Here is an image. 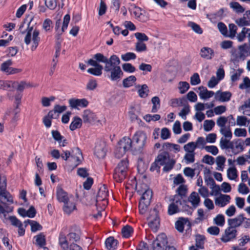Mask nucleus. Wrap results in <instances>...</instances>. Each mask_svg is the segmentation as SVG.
<instances>
[{"instance_id": "nucleus-1", "label": "nucleus", "mask_w": 250, "mask_h": 250, "mask_svg": "<svg viewBox=\"0 0 250 250\" xmlns=\"http://www.w3.org/2000/svg\"><path fill=\"white\" fill-rule=\"evenodd\" d=\"M93 59L99 62L105 63L104 67L106 72H110L109 78L112 81L119 80L123 75L121 68L120 66L121 63L119 58L116 55H112L109 58H107L102 53H97L93 56Z\"/></svg>"}, {"instance_id": "nucleus-2", "label": "nucleus", "mask_w": 250, "mask_h": 250, "mask_svg": "<svg viewBox=\"0 0 250 250\" xmlns=\"http://www.w3.org/2000/svg\"><path fill=\"white\" fill-rule=\"evenodd\" d=\"M33 20V17L29 16V18L28 21L27 22L28 27L24 31L25 33L26 32V34L24 38V42L26 45H29L31 42V34L32 31L33 30V26H30V23ZM40 32L38 30H34L33 32L32 35V41H33V45L31 46V50L32 51L35 50L39 45V43L40 41V38L39 37Z\"/></svg>"}, {"instance_id": "nucleus-3", "label": "nucleus", "mask_w": 250, "mask_h": 250, "mask_svg": "<svg viewBox=\"0 0 250 250\" xmlns=\"http://www.w3.org/2000/svg\"><path fill=\"white\" fill-rule=\"evenodd\" d=\"M147 136L143 131L136 132L132 138L133 151L142 152L146 144Z\"/></svg>"}, {"instance_id": "nucleus-4", "label": "nucleus", "mask_w": 250, "mask_h": 250, "mask_svg": "<svg viewBox=\"0 0 250 250\" xmlns=\"http://www.w3.org/2000/svg\"><path fill=\"white\" fill-rule=\"evenodd\" d=\"M128 162L126 159L122 160L116 167L113 178L117 182H121L125 179L127 174Z\"/></svg>"}, {"instance_id": "nucleus-5", "label": "nucleus", "mask_w": 250, "mask_h": 250, "mask_svg": "<svg viewBox=\"0 0 250 250\" xmlns=\"http://www.w3.org/2000/svg\"><path fill=\"white\" fill-rule=\"evenodd\" d=\"M70 156L75 162V167L79 165L83 159L82 152L79 147L73 148L71 152L68 150L63 151V153L61 155L62 158L65 161H67Z\"/></svg>"}, {"instance_id": "nucleus-6", "label": "nucleus", "mask_w": 250, "mask_h": 250, "mask_svg": "<svg viewBox=\"0 0 250 250\" xmlns=\"http://www.w3.org/2000/svg\"><path fill=\"white\" fill-rule=\"evenodd\" d=\"M6 179L4 176H0V201L1 203L4 201L13 203V198L11 195L6 191Z\"/></svg>"}, {"instance_id": "nucleus-7", "label": "nucleus", "mask_w": 250, "mask_h": 250, "mask_svg": "<svg viewBox=\"0 0 250 250\" xmlns=\"http://www.w3.org/2000/svg\"><path fill=\"white\" fill-rule=\"evenodd\" d=\"M87 63L94 68H90L87 70V72L94 76H100L102 74V70L104 69L103 65L94 59H90L87 61Z\"/></svg>"}, {"instance_id": "nucleus-8", "label": "nucleus", "mask_w": 250, "mask_h": 250, "mask_svg": "<svg viewBox=\"0 0 250 250\" xmlns=\"http://www.w3.org/2000/svg\"><path fill=\"white\" fill-rule=\"evenodd\" d=\"M186 202L185 200L179 199V196H174L173 202L168 206L167 213L172 215L180 211L179 206L182 205Z\"/></svg>"}, {"instance_id": "nucleus-9", "label": "nucleus", "mask_w": 250, "mask_h": 250, "mask_svg": "<svg viewBox=\"0 0 250 250\" xmlns=\"http://www.w3.org/2000/svg\"><path fill=\"white\" fill-rule=\"evenodd\" d=\"M167 238L165 234L159 235L153 242V250H165L167 245Z\"/></svg>"}, {"instance_id": "nucleus-10", "label": "nucleus", "mask_w": 250, "mask_h": 250, "mask_svg": "<svg viewBox=\"0 0 250 250\" xmlns=\"http://www.w3.org/2000/svg\"><path fill=\"white\" fill-rule=\"evenodd\" d=\"M147 220L149 227L151 229L156 230L159 227L160 219L158 217V212L156 208H154L150 211V215L147 217Z\"/></svg>"}, {"instance_id": "nucleus-11", "label": "nucleus", "mask_w": 250, "mask_h": 250, "mask_svg": "<svg viewBox=\"0 0 250 250\" xmlns=\"http://www.w3.org/2000/svg\"><path fill=\"white\" fill-rule=\"evenodd\" d=\"M237 231L229 226L225 230L224 234L222 235L221 240L222 242L226 243L235 239Z\"/></svg>"}, {"instance_id": "nucleus-12", "label": "nucleus", "mask_w": 250, "mask_h": 250, "mask_svg": "<svg viewBox=\"0 0 250 250\" xmlns=\"http://www.w3.org/2000/svg\"><path fill=\"white\" fill-rule=\"evenodd\" d=\"M70 106L72 108H78L79 107L84 108L87 106L89 102L85 98L76 99L71 98L68 101Z\"/></svg>"}, {"instance_id": "nucleus-13", "label": "nucleus", "mask_w": 250, "mask_h": 250, "mask_svg": "<svg viewBox=\"0 0 250 250\" xmlns=\"http://www.w3.org/2000/svg\"><path fill=\"white\" fill-rule=\"evenodd\" d=\"M175 228L180 232H183L185 227L188 230L191 228V223L187 218H180L175 222Z\"/></svg>"}, {"instance_id": "nucleus-14", "label": "nucleus", "mask_w": 250, "mask_h": 250, "mask_svg": "<svg viewBox=\"0 0 250 250\" xmlns=\"http://www.w3.org/2000/svg\"><path fill=\"white\" fill-rule=\"evenodd\" d=\"M70 20V16L69 14H66L64 16L63 18V23L61 28V30L58 31V32H56L55 35V39L56 40V42L62 41L61 39V35L64 32V31L67 29L68 24L69 23Z\"/></svg>"}, {"instance_id": "nucleus-15", "label": "nucleus", "mask_w": 250, "mask_h": 250, "mask_svg": "<svg viewBox=\"0 0 250 250\" xmlns=\"http://www.w3.org/2000/svg\"><path fill=\"white\" fill-rule=\"evenodd\" d=\"M246 218L244 217L243 214H239L234 218L228 220V225L230 227L236 229L237 227L240 226Z\"/></svg>"}, {"instance_id": "nucleus-16", "label": "nucleus", "mask_w": 250, "mask_h": 250, "mask_svg": "<svg viewBox=\"0 0 250 250\" xmlns=\"http://www.w3.org/2000/svg\"><path fill=\"white\" fill-rule=\"evenodd\" d=\"M83 120L85 124H93L97 120L95 114L89 109L84 110L83 114Z\"/></svg>"}, {"instance_id": "nucleus-17", "label": "nucleus", "mask_w": 250, "mask_h": 250, "mask_svg": "<svg viewBox=\"0 0 250 250\" xmlns=\"http://www.w3.org/2000/svg\"><path fill=\"white\" fill-rule=\"evenodd\" d=\"M235 23L240 27L250 25V10L246 11L243 17L237 19Z\"/></svg>"}, {"instance_id": "nucleus-18", "label": "nucleus", "mask_w": 250, "mask_h": 250, "mask_svg": "<svg viewBox=\"0 0 250 250\" xmlns=\"http://www.w3.org/2000/svg\"><path fill=\"white\" fill-rule=\"evenodd\" d=\"M230 197L229 195L220 194L219 197L215 199V204L216 206L222 208L230 202Z\"/></svg>"}, {"instance_id": "nucleus-19", "label": "nucleus", "mask_w": 250, "mask_h": 250, "mask_svg": "<svg viewBox=\"0 0 250 250\" xmlns=\"http://www.w3.org/2000/svg\"><path fill=\"white\" fill-rule=\"evenodd\" d=\"M118 145L126 151L130 149L133 151L132 141L129 137H123L118 142Z\"/></svg>"}, {"instance_id": "nucleus-20", "label": "nucleus", "mask_w": 250, "mask_h": 250, "mask_svg": "<svg viewBox=\"0 0 250 250\" xmlns=\"http://www.w3.org/2000/svg\"><path fill=\"white\" fill-rule=\"evenodd\" d=\"M130 13H132L136 19L139 21L144 22L146 20L144 18V15L142 12V10L141 8L133 4L131 6V8L129 9Z\"/></svg>"}, {"instance_id": "nucleus-21", "label": "nucleus", "mask_w": 250, "mask_h": 250, "mask_svg": "<svg viewBox=\"0 0 250 250\" xmlns=\"http://www.w3.org/2000/svg\"><path fill=\"white\" fill-rule=\"evenodd\" d=\"M214 55V51L210 48L204 47L201 49L200 56L203 58L210 60L213 57Z\"/></svg>"}, {"instance_id": "nucleus-22", "label": "nucleus", "mask_w": 250, "mask_h": 250, "mask_svg": "<svg viewBox=\"0 0 250 250\" xmlns=\"http://www.w3.org/2000/svg\"><path fill=\"white\" fill-rule=\"evenodd\" d=\"M199 89L200 90L199 95L201 99L206 100L212 97L214 93L212 91H208L206 87L200 86Z\"/></svg>"}, {"instance_id": "nucleus-23", "label": "nucleus", "mask_w": 250, "mask_h": 250, "mask_svg": "<svg viewBox=\"0 0 250 250\" xmlns=\"http://www.w3.org/2000/svg\"><path fill=\"white\" fill-rule=\"evenodd\" d=\"M231 94L229 92H221L218 91L215 95V99L221 102H227L230 100Z\"/></svg>"}, {"instance_id": "nucleus-24", "label": "nucleus", "mask_w": 250, "mask_h": 250, "mask_svg": "<svg viewBox=\"0 0 250 250\" xmlns=\"http://www.w3.org/2000/svg\"><path fill=\"white\" fill-rule=\"evenodd\" d=\"M188 103L187 102V100L186 98L183 97L182 98L177 99H172L170 100V106L176 107L177 106H184V105H186Z\"/></svg>"}, {"instance_id": "nucleus-25", "label": "nucleus", "mask_w": 250, "mask_h": 250, "mask_svg": "<svg viewBox=\"0 0 250 250\" xmlns=\"http://www.w3.org/2000/svg\"><path fill=\"white\" fill-rule=\"evenodd\" d=\"M229 5L230 8L236 14H241L245 11V8L238 2L232 1L229 3Z\"/></svg>"}, {"instance_id": "nucleus-26", "label": "nucleus", "mask_w": 250, "mask_h": 250, "mask_svg": "<svg viewBox=\"0 0 250 250\" xmlns=\"http://www.w3.org/2000/svg\"><path fill=\"white\" fill-rule=\"evenodd\" d=\"M57 197L60 202H62L63 203L69 200L67 193L62 188H57Z\"/></svg>"}, {"instance_id": "nucleus-27", "label": "nucleus", "mask_w": 250, "mask_h": 250, "mask_svg": "<svg viewBox=\"0 0 250 250\" xmlns=\"http://www.w3.org/2000/svg\"><path fill=\"white\" fill-rule=\"evenodd\" d=\"M232 59L233 61L239 62L240 60H244L245 59V55L242 51H237L236 49L233 48L231 50Z\"/></svg>"}, {"instance_id": "nucleus-28", "label": "nucleus", "mask_w": 250, "mask_h": 250, "mask_svg": "<svg viewBox=\"0 0 250 250\" xmlns=\"http://www.w3.org/2000/svg\"><path fill=\"white\" fill-rule=\"evenodd\" d=\"M156 160L159 163L160 166H163L170 160L169 153L167 151H163L158 155Z\"/></svg>"}, {"instance_id": "nucleus-29", "label": "nucleus", "mask_w": 250, "mask_h": 250, "mask_svg": "<svg viewBox=\"0 0 250 250\" xmlns=\"http://www.w3.org/2000/svg\"><path fill=\"white\" fill-rule=\"evenodd\" d=\"M117 240L115 239L113 237L107 238L105 242V246L109 250H115L117 246Z\"/></svg>"}, {"instance_id": "nucleus-30", "label": "nucleus", "mask_w": 250, "mask_h": 250, "mask_svg": "<svg viewBox=\"0 0 250 250\" xmlns=\"http://www.w3.org/2000/svg\"><path fill=\"white\" fill-rule=\"evenodd\" d=\"M82 120L80 117L77 116L74 117L73 121L70 125V129L71 131H74L77 128H80L82 126Z\"/></svg>"}, {"instance_id": "nucleus-31", "label": "nucleus", "mask_w": 250, "mask_h": 250, "mask_svg": "<svg viewBox=\"0 0 250 250\" xmlns=\"http://www.w3.org/2000/svg\"><path fill=\"white\" fill-rule=\"evenodd\" d=\"M188 188L186 185H181L176 190L177 194L174 196H179V199L183 200V198L185 197L187 195Z\"/></svg>"}, {"instance_id": "nucleus-32", "label": "nucleus", "mask_w": 250, "mask_h": 250, "mask_svg": "<svg viewBox=\"0 0 250 250\" xmlns=\"http://www.w3.org/2000/svg\"><path fill=\"white\" fill-rule=\"evenodd\" d=\"M59 245L63 250H67L69 248L68 241L66 237L62 233H61L59 238Z\"/></svg>"}, {"instance_id": "nucleus-33", "label": "nucleus", "mask_w": 250, "mask_h": 250, "mask_svg": "<svg viewBox=\"0 0 250 250\" xmlns=\"http://www.w3.org/2000/svg\"><path fill=\"white\" fill-rule=\"evenodd\" d=\"M76 206L73 202L69 201L68 200L66 202L64 203V206L63 207V211L67 214H70L75 209Z\"/></svg>"}, {"instance_id": "nucleus-34", "label": "nucleus", "mask_w": 250, "mask_h": 250, "mask_svg": "<svg viewBox=\"0 0 250 250\" xmlns=\"http://www.w3.org/2000/svg\"><path fill=\"white\" fill-rule=\"evenodd\" d=\"M13 84V86H17V90L21 92L25 88L32 86V85L30 83H27L25 81H21L20 83L14 82Z\"/></svg>"}, {"instance_id": "nucleus-35", "label": "nucleus", "mask_w": 250, "mask_h": 250, "mask_svg": "<svg viewBox=\"0 0 250 250\" xmlns=\"http://www.w3.org/2000/svg\"><path fill=\"white\" fill-rule=\"evenodd\" d=\"M188 200L195 208L197 207L199 205L200 202V198L198 193L196 192H193L191 193Z\"/></svg>"}, {"instance_id": "nucleus-36", "label": "nucleus", "mask_w": 250, "mask_h": 250, "mask_svg": "<svg viewBox=\"0 0 250 250\" xmlns=\"http://www.w3.org/2000/svg\"><path fill=\"white\" fill-rule=\"evenodd\" d=\"M152 197V191L150 189H147L143 193L140 201H144L146 204H150L151 199Z\"/></svg>"}, {"instance_id": "nucleus-37", "label": "nucleus", "mask_w": 250, "mask_h": 250, "mask_svg": "<svg viewBox=\"0 0 250 250\" xmlns=\"http://www.w3.org/2000/svg\"><path fill=\"white\" fill-rule=\"evenodd\" d=\"M136 81V78L133 75L124 79L123 81V85L124 87H129L133 85Z\"/></svg>"}, {"instance_id": "nucleus-38", "label": "nucleus", "mask_w": 250, "mask_h": 250, "mask_svg": "<svg viewBox=\"0 0 250 250\" xmlns=\"http://www.w3.org/2000/svg\"><path fill=\"white\" fill-rule=\"evenodd\" d=\"M95 154L99 158H104L106 155V149L104 146L101 147L96 146L95 149Z\"/></svg>"}, {"instance_id": "nucleus-39", "label": "nucleus", "mask_w": 250, "mask_h": 250, "mask_svg": "<svg viewBox=\"0 0 250 250\" xmlns=\"http://www.w3.org/2000/svg\"><path fill=\"white\" fill-rule=\"evenodd\" d=\"M226 160V158L223 156H217L216 159V163L217 165V167L216 168V169L218 170L223 171Z\"/></svg>"}, {"instance_id": "nucleus-40", "label": "nucleus", "mask_w": 250, "mask_h": 250, "mask_svg": "<svg viewBox=\"0 0 250 250\" xmlns=\"http://www.w3.org/2000/svg\"><path fill=\"white\" fill-rule=\"evenodd\" d=\"M36 239V244L40 247H43L46 244L45 236L41 233L34 237Z\"/></svg>"}, {"instance_id": "nucleus-41", "label": "nucleus", "mask_w": 250, "mask_h": 250, "mask_svg": "<svg viewBox=\"0 0 250 250\" xmlns=\"http://www.w3.org/2000/svg\"><path fill=\"white\" fill-rule=\"evenodd\" d=\"M151 102L153 104L151 112L155 113L160 107V100L158 97L155 96L151 99Z\"/></svg>"}, {"instance_id": "nucleus-42", "label": "nucleus", "mask_w": 250, "mask_h": 250, "mask_svg": "<svg viewBox=\"0 0 250 250\" xmlns=\"http://www.w3.org/2000/svg\"><path fill=\"white\" fill-rule=\"evenodd\" d=\"M67 238L70 243L77 242L80 239V232H70L67 235Z\"/></svg>"}, {"instance_id": "nucleus-43", "label": "nucleus", "mask_w": 250, "mask_h": 250, "mask_svg": "<svg viewBox=\"0 0 250 250\" xmlns=\"http://www.w3.org/2000/svg\"><path fill=\"white\" fill-rule=\"evenodd\" d=\"M133 232V228L129 225L124 227L122 229L123 236L125 238H129Z\"/></svg>"}, {"instance_id": "nucleus-44", "label": "nucleus", "mask_w": 250, "mask_h": 250, "mask_svg": "<svg viewBox=\"0 0 250 250\" xmlns=\"http://www.w3.org/2000/svg\"><path fill=\"white\" fill-rule=\"evenodd\" d=\"M140 113L139 108L133 107L129 112L130 118L132 121L138 120V115Z\"/></svg>"}, {"instance_id": "nucleus-45", "label": "nucleus", "mask_w": 250, "mask_h": 250, "mask_svg": "<svg viewBox=\"0 0 250 250\" xmlns=\"http://www.w3.org/2000/svg\"><path fill=\"white\" fill-rule=\"evenodd\" d=\"M149 89L147 85L146 84H143L141 88L139 89L138 92L139 95L141 98H146L148 95Z\"/></svg>"}, {"instance_id": "nucleus-46", "label": "nucleus", "mask_w": 250, "mask_h": 250, "mask_svg": "<svg viewBox=\"0 0 250 250\" xmlns=\"http://www.w3.org/2000/svg\"><path fill=\"white\" fill-rule=\"evenodd\" d=\"M215 224L218 226L222 227L225 223V217L223 214H218L213 219Z\"/></svg>"}, {"instance_id": "nucleus-47", "label": "nucleus", "mask_w": 250, "mask_h": 250, "mask_svg": "<svg viewBox=\"0 0 250 250\" xmlns=\"http://www.w3.org/2000/svg\"><path fill=\"white\" fill-rule=\"evenodd\" d=\"M197 148V145L193 142H189L184 146V150L188 153H194V150Z\"/></svg>"}, {"instance_id": "nucleus-48", "label": "nucleus", "mask_w": 250, "mask_h": 250, "mask_svg": "<svg viewBox=\"0 0 250 250\" xmlns=\"http://www.w3.org/2000/svg\"><path fill=\"white\" fill-rule=\"evenodd\" d=\"M107 196H108L107 189L105 186H104L102 188H101L99 189V192L98 193L97 197H98V198H101V200H104L106 198V197Z\"/></svg>"}, {"instance_id": "nucleus-49", "label": "nucleus", "mask_w": 250, "mask_h": 250, "mask_svg": "<svg viewBox=\"0 0 250 250\" xmlns=\"http://www.w3.org/2000/svg\"><path fill=\"white\" fill-rule=\"evenodd\" d=\"M238 48L243 53L245 58L250 55V45L244 43L243 45H240Z\"/></svg>"}, {"instance_id": "nucleus-50", "label": "nucleus", "mask_w": 250, "mask_h": 250, "mask_svg": "<svg viewBox=\"0 0 250 250\" xmlns=\"http://www.w3.org/2000/svg\"><path fill=\"white\" fill-rule=\"evenodd\" d=\"M227 176L230 180H235L237 177V170L235 167H229L227 170Z\"/></svg>"}, {"instance_id": "nucleus-51", "label": "nucleus", "mask_w": 250, "mask_h": 250, "mask_svg": "<svg viewBox=\"0 0 250 250\" xmlns=\"http://www.w3.org/2000/svg\"><path fill=\"white\" fill-rule=\"evenodd\" d=\"M220 133L225 137V138L231 139L232 137V134L229 126L228 127H224V128H220Z\"/></svg>"}, {"instance_id": "nucleus-52", "label": "nucleus", "mask_w": 250, "mask_h": 250, "mask_svg": "<svg viewBox=\"0 0 250 250\" xmlns=\"http://www.w3.org/2000/svg\"><path fill=\"white\" fill-rule=\"evenodd\" d=\"M188 26L189 27H190L192 28V29L197 34H201L203 33V30L200 27L199 25L197 24V23L194 22H188Z\"/></svg>"}, {"instance_id": "nucleus-53", "label": "nucleus", "mask_w": 250, "mask_h": 250, "mask_svg": "<svg viewBox=\"0 0 250 250\" xmlns=\"http://www.w3.org/2000/svg\"><path fill=\"white\" fill-rule=\"evenodd\" d=\"M12 63L13 62L11 60H8L4 62L1 64L0 70L7 74L10 68V66H11Z\"/></svg>"}, {"instance_id": "nucleus-54", "label": "nucleus", "mask_w": 250, "mask_h": 250, "mask_svg": "<svg viewBox=\"0 0 250 250\" xmlns=\"http://www.w3.org/2000/svg\"><path fill=\"white\" fill-rule=\"evenodd\" d=\"M205 237L202 235H197L196 236V246L200 249L204 248Z\"/></svg>"}, {"instance_id": "nucleus-55", "label": "nucleus", "mask_w": 250, "mask_h": 250, "mask_svg": "<svg viewBox=\"0 0 250 250\" xmlns=\"http://www.w3.org/2000/svg\"><path fill=\"white\" fill-rule=\"evenodd\" d=\"M175 163V161L173 159L169 160L164 164L165 166L163 167V171L168 172L171 170L173 168Z\"/></svg>"}, {"instance_id": "nucleus-56", "label": "nucleus", "mask_w": 250, "mask_h": 250, "mask_svg": "<svg viewBox=\"0 0 250 250\" xmlns=\"http://www.w3.org/2000/svg\"><path fill=\"white\" fill-rule=\"evenodd\" d=\"M28 221L31 225V231L32 232H36L42 229V226L37 222L30 220H28Z\"/></svg>"}, {"instance_id": "nucleus-57", "label": "nucleus", "mask_w": 250, "mask_h": 250, "mask_svg": "<svg viewBox=\"0 0 250 250\" xmlns=\"http://www.w3.org/2000/svg\"><path fill=\"white\" fill-rule=\"evenodd\" d=\"M122 59L125 62L129 61L131 60H134L136 58V55L132 52H127L125 54L121 55Z\"/></svg>"}, {"instance_id": "nucleus-58", "label": "nucleus", "mask_w": 250, "mask_h": 250, "mask_svg": "<svg viewBox=\"0 0 250 250\" xmlns=\"http://www.w3.org/2000/svg\"><path fill=\"white\" fill-rule=\"evenodd\" d=\"M215 125L213 120H206L204 124V128L206 131H210Z\"/></svg>"}, {"instance_id": "nucleus-59", "label": "nucleus", "mask_w": 250, "mask_h": 250, "mask_svg": "<svg viewBox=\"0 0 250 250\" xmlns=\"http://www.w3.org/2000/svg\"><path fill=\"white\" fill-rule=\"evenodd\" d=\"M229 35L227 34L228 37L230 38L231 39H233L235 37L236 31L237 29V26L233 23H231L229 24Z\"/></svg>"}, {"instance_id": "nucleus-60", "label": "nucleus", "mask_w": 250, "mask_h": 250, "mask_svg": "<svg viewBox=\"0 0 250 250\" xmlns=\"http://www.w3.org/2000/svg\"><path fill=\"white\" fill-rule=\"evenodd\" d=\"M126 152V150H124L122 147L117 145V146L115 150V156L116 158H120L123 157Z\"/></svg>"}, {"instance_id": "nucleus-61", "label": "nucleus", "mask_w": 250, "mask_h": 250, "mask_svg": "<svg viewBox=\"0 0 250 250\" xmlns=\"http://www.w3.org/2000/svg\"><path fill=\"white\" fill-rule=\"evenodd\" d=\"M122 68L124 71L128 73H133L136 70L135 67L130 63H125L123 64Z\"/></svg>"}, {"instance_id": "nucleus-62", "label": "nucleus", "mask_w": 250, "mask_h": 250, "mask_svg": "<svg viewBox=\"0 0 250 250\" xmlns=\"http://www.w3.org/2000/svg\"><path fill=\"white\" fill-rule=\"evenodd\" d=\"M190 112L189 105L188 104L184 106V108L179 113V115L181 116L183 119L186 120L187 117L186 116Z\"/></svg>"}, {"instance_id": "nucleus-63", "label": "nucleus", "mask_w": 250, "mask_h": 250, "mask_svg": "<svg viewBox=\"0 0 250 250\" xmlns=\"http://www.w3.org/2000/svg\"><path fill=\"white\" fill-rule=\"evenodd\" d=\"M227 122L228 118L227 117L221 116L217 119L216 124L221 128H224V127H226L225 125Z\"/></svg>"}, {"instance_id": "nucleus-64", "label": "nucleus", "mask_w": 250, "mask_h": 250, "mask_svg": "<svg viewBox=\"0 0 250 250\" xmlns=\"http://www.w3.org/2000/svg\"><path fill=\"white\" fill-rule=\"evenodd\" d=\"M179 88L180 90V93L184 94L189 88V84L186 82H180Z\"/></svg>"}]
</instances>
